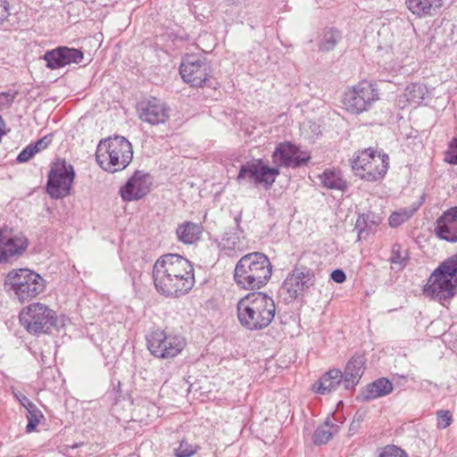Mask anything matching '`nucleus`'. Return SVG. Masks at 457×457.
<instances>
[{"mask_svg": "<svg viewBox=\"0 0 457 457\" xmlns=\"http://www.w3.org/2000/svg\"><path fill=\"white\" fill-rule=\"evenodd\" d=\"M74 170L71 164L64 161L56 162L52 167L46 184L47 193L52 198H63L70 194L74 179Z\"/></svg>", "mask_w": 457, "mask_h": 457, "instance_id": "4468645a", "label": "nucleus"}, {"mask_svg": "<svg viewBox=\"0 0 457 457\" xmlns=\"http://www.w3.org/2000/svg\"><path fill=\"white\" fill-rule=\"evenodd\" d=\"M310 158V154L301 151L290 142L278 144L272 154V162L278 168L279 166L297 168L306 164Z\"/></svg>", "mask_w": 457, "mask_h": 457, "instance_id": "f3484780", "label": "nucleus"}, {"mask_svg": "<svg viewBox=\"0 0 457 457\" xmlns=\"http://www.w3.org/2000/svg\"><path fill=\"white\" fill-rule=\"evenodd\" d=\"M63 66L71 63H79L83 59V53L76 48L60 46Z\"/></svg>", "mask_w": 457, "mask_h": 457, "instance_id": "2f4dec72", "label": "nucleus"}, {"mask_svg": "<svg viewBox=\"0 0 457 457\" xmlns=\"http://www.w3.org/2000/svg\"><path fill=\"white\" fill-rule=\"evenodd\" d=\"M43 59L46 62V67L52 70L64 67L62 61L60 47L46 52Z\"/></svg>", "mask_w": 457, "mask_h": 457, "instance_id": "f704fd0d", "label": "nucleus"}, {"mask_svg": "<svg viewBox=\"0 0 457 457\" xmlns=\"http://www.w3.org/2000/svg\"><path fill=\"white\" fill-rule=\"evenodd\" d=\"M445 161L451 164H457V139H454L446 152Z\"/></svg>", "mask_w": 457, "mask_h": 457, "instance_id": "79ce46f5", "label": "nucleus"}, {"mask_svg": "<svg viewBox=\"0 0 457 457\" xmlns=\"http://www.w3.org/2000/svg\"><path fill=\"white\" fill-rule=\"evenodd\" d=\"M430 94V89L423 82L409 84L404 90V97L410 104H420Z\"/></svg>", "mask_w": 457, "mask_h": 457, "instance_id": "c85d7f7f", "label": "nucleus"}, {"mask_svg": "<svg viewBox=\"0 0 457 457\" xmlns=\"http://www.w3.org/2000/svg\"><path fill=\"white\" fill-rule=\"evenodd\" d=\"M203 227L200 224L187 221L179 224L176 229L178 240L185 245H193L200 240Z\"/></svg>", "mask_w": 457, "mask_h": 457, "instance_id": "a878e982", "label": "nucleus"}, {"mask_svg": "<svg viewBox=\"0 0 457 457\" xmlns=\"http://www.w3.org/2000/svg\"><path fill=\"white\" fill-rule=\"evenodd\" d=\"M366 360L363 355L353 356L346 363L344 377V386L346 390L353 389L360 381L365 370Z\"/></svg>", "mask_w": 457, "mask_h": 457, "instance_id": "5701e85b", "label": "nucleus"}, {"mask_svg": "<svg viewBox=\"0 0 457 457\" xmlns=\"http://www.w3.org/2000/svg\"><path fill=\"white\" fill-rule=\"evenodd\" d=\"M378 457H408V455L395 445H387L383 448Z\"/></svg>", "mask_w": 457, "mask_h": 457, "instance_id": "58836bf2", "label": "nucleus"}, {"mask_svg": "<svg viewBox=\"0 0 457 457\" xmlns=\"http://www.w3.org/2000/svg\"><path fill=\"white\" fill-rule=\"evenodd\" d=\"M27 420L28 424L26 426V432L31 433L33 432L37 425L44 419V415L41 411L34 404L32 408H28L27 410Z\"/></svg>", "mask_w": 457, "mask_h": 457, "instance_id": "473e14b6", "label": "nucleus"}, {"mask_svg": "<svg viewBox=\"0 0 457 457\" xmlns=\"http://www.w3.org/2000/svg\"><path fill=\"white\" fill-rule=\"evenodd\" d=\"M20 322L30 334H47L55 327L57 316L54 310L41 303H33L20 312Z\"/></svg>", "mask_w": 457, "mask_h": 457, "instance_id": "6e6552de", "label": "nucleus"}, {"mask_svg": "<svg viewBox=\"0 0 457 457\" xmlns=\"http://www.w3.org/2000/svg\"><path fill=\"white\" fill-rule=\"evenodd\" d=\"M407 10L418 19L436 15L444 5V0H405Z\"/></svg>", "mask_w": 457, "mask_h": 457, "instance_id": "4be33fe9", "label": "nucleus"}, {"mask_svg": "<svg viewBox=\"0 0 457 457\" xmlns=\"http://www.w3.org/2000/svg\"><path fill=\"white\" fill-rule=\"evenodd\" d=\"M10 16V4L8 0H0V25Z\"/></svg>", "mask_w": 457, "mask_h": 457, "instance_id": "c03bdc74", "label": "nucleus"}, {"mask_svg": "<svg viewBox=\"0 0 457 457\" xmlns=\"http://www.w3.org/2000/svg\"><path fill=\"white\" fill-rule=\"evenodd\" d=\"M393 391V385L387 378H379L369 384L362 392L363 398L372 400L389 395Z\"/></svg>", "mask_w": 457, "mask_h": 457, "instance_id": "bb28decb", "label": "nucleus"}, {"mask_svg": "<svg viewBox=\"0 0 457 457\" xmlns=\"http://www.w3.org/2000/svg\"><path fill=\"white\" fill-rule=\"evenodd\" d=\"M28 245L27 238L12 229H0V262L21 254Z\"/></svg>", "mask_w": 457, "mask_h": 457, "instance_id": "6ab92c4d", "label": "nucleus"}, {"mask_svg": "<svg viewBox=\"0 0 457 457\" xmlns=\"http://www.w3.org/2000/svg\"><path fill=\"white\" fill-rule=\"evenodd\" d=\"M457 287L451 276L445 271L441 263L429 276L423 287V294L426 296L444 303L452 298L455 294Z\"/></svg>", "mask_w": 457, "mask_h": 457, "instance_id": "ddd939ff", "label": "nucleus"}, {"mask_svg": "<svg viewBox=\"0 0 457 457\" xmlns=\"http://www.w3.org/2000/svg\"><path fill=\"white\" fill-rule=\"evenodd\" d=\"M179 73L183 80L192 87H202L210 74V66L197 55L183 57Z\"/></svg>", "mask_w": 457, "mask_h": 457, "instance_id": "dca6fc26", "label": "nucleus"}, {"mask_svg": "<svg viewBox=\"0 0 457 457\" xmlns=\"http://www.w3.org/2000/svg\"><path fill=\"white\" fill-rule=\"evenodd\" d=\"M381 222V218L378 216H375L374 214H362L361 215L356 221V228L359 229V233L363 232L364 230H372L373 226H377Z\"/></svg>", "mask_w": 457, "mask_h": 457, "instance_id": "72a5a7b5", "label": "nucleus"}, {"mask_svg": "<svg viewBox=\"0 0 457 457\" xmlns=\"http://www.w3.org/2000/svg\"><path fill=\"white\" fill-rule=\"evenodd\" d=\"M411 52L410 42L407 39L398 37L390 45L378 47V63L388 72L396 73L403 68Z\"/></svg>", "mask_w": 457, "mask_h": 457, "instance_id": "9d476101", "label": "nucleus"}, {"mask_svg": "<svg viewBox=\"0 0 457 457\" xmlns=\"http://www.w3.org/2000/svg\"><path fill=\"white\" fill-rule=\"evenodd\" d=\"M151 185V177L141 170H137L120 187V194L124 201H136L144 197L150 191Z\"/></svg>", "mask_w": 457, "mask_h": 457, "instance_id": "a211bd4d", "label": "nucleus"}, {"mask_svg": "<svg viewBox=\"0 0 457 457\" xmlns=\"http://www.w3.org/2000/svg\"><path fill=\"white\" fill-rule=\"evenodd\" d=\"M341 39L342 35L339 30L334 28H326L319 37V50L321 52H330L334 50Z\"/></svg>", "mask_w": 457, "mask_h": 457, "instance_id": "c756f323", "label": "nucleus"}, {"mask_svg": "<svg viewBox=\"0 0 457 457\" xmlns=\"http://www.w3.org/2000/svg\"><path fill=\"white\" fill-rule=\"evenodd\" d=\"M278 174V167H269L262 159H253L241 166L237 180L238 183L245 181L256 186L263 185L268 188L273 185Z\"/></svg>", "mask_w": 457, "mask_h": 457, "instance_id": "9b49d317", "label": "nucleus"}, {"mask_svg": "<svg viewBox=\"0 0 457 457\" xmlns=\"http://www.w3.org/2000/svg\"><path fill=\"white\" fill-rule=\"evenodd\" d=\"M389 167V157L383 152L366 148L356 153L352 161L354 174L366 181L382 179Z\"/></svg>", "mask_w": 457, "mask_h": 457, "instance_id": "423d86ee", "label": "nucleus"}, {"mask_svg": "<svg viewBox=\"0 0 457 457\" xmlns=\"http://www.w3.org/2000/svg\"><path fill=\"white\" fill-rule=\"evenodd\" d=\"M4 287L11 295L24 303L42 293L45 283L42 277L33 270L18 269L6 275Z\"/></svg>", "mask_w": 457, "mask_h": 457, "instance_id": "39448f33", "label": "nucleus"}, {"mask_svg": "<svg viewBox=\"0 0 457 457\" xmlns=\"http://www.w3.org/2000/svg\"><path fill=\"white\" fill-rule=\"evenodd\" d=\"M14 94L0 92V111L8 108L14 100Z\"/></svg>", "mask_w": 457, "mask_h": 457, "instance_id": "37998d69", "label": "nucleus"}, {"mask_svg": "<svg viewBox=\"0 0 457 457\" xmlns=\"http://www.w3.org/2000/svg\"><path fill=\"white\" fill-rule=\"evenodd\" d=\"M272 274L269 258L262 253L254 252L240 258L235 267L234 279L243 289L253 290L265 286Z\"/></svg>", "mask_w": 457, "mask_h": 457, "instance_id": "7ed1b4c3", "label": "nucleus"}, {"mask_svg": "<svg viewBox=\"0 0 457 457\" xmlns=\"http://www.w3.org/2000/svg\"><path fill=\"white\" fill-rule=\"evenodd\" d=\"M198 450L196 445L188 443L187 441L182 440L179 446L175 450L176 457H190L194 455Z\"/></svg>", "mask_w": 457, "mask_h": 457, "instance_id": "c9c22d12", "label": "nucleus"}, {"mask_svg": "<svg viewBox=\"0 0 457 457\" xmlns=\"http://www.w3.org/2000/svg\"><path fill=\"white\" fill-rule=\"evenodd\" d=\"M390 261L393 264H396L400 268H403L406 265L407 255L405 253L402 252L399 245H393Z\"/></svg>", "mask_w": 457, "mask_h": 457, "instance_id": "4c0bfd02", "label": "nucleus"}, {"mask_svg": "<svg viewBox=\"0 0 457 457\" xmlns=\"http://www.w3.org/2000/svg\"><path fill=\"white\" fill-rule=\"evenodd\" d=\"M37 154V146L32 144L26 146L17 156L18 162H25L31 159Z\"/></svg>", "mask_w": 457, "mask_h": 457, "instance_id": "a19ab883", "label": "nucleus"}, {"mask_svg": "<svg viewBox=\"0 0 457 457\" xmlns=\"http://www.w3.org/2000/svg\"><path fill=\"white\" fill-rule=\"evenodd\" d=\"M12 394L14 397L19 401V403L27 410L28 408H32L34 403L22 393L16 389H12Z\"/></svg>", "mask_w": 457, "mask_h": 457, "instance_id": "a18cd8bd", "label": "nucleus"}, {"mask_svg": "<svg viewBox=\"0 0 457 457\" xmlns=\"http://www.w3.org/2000/svg\"><path fill=\"white\" fill-rule=\"evenodd\" d=\"M137 112L141 121L152 126L165 124L170 114V107L156 97H150L139 102L137 105Z\"/></svg>", "mask_w": 457, "mask_h": 457, "instance_id": "2eb2a0df", "label": "nucleus"}, {"mask_svg": "<svg viewBox=\"0 0 457 457\" xmlns=\"http://www.w3.org/2000/svg\"><path fill=\"white\" fill-rule=\"evenodd\" d=\"M436 233L445 241L457 242V207L445 211L436 220Z\"/></svg>", "mask_w": 457, "mask_h": 457, "instance_id": "aec40b11", "label": "nucleus"}, {"mask_svg": "<svg viewBox=\"0 0 457 457\" xmlns=\"http://www.w3.org/2000/svg\"><path fill=\"white\" fill-rule=\"evenodd\" d=\"M319 179L322 187L330 190L345 191L348 183L344 178L341 170L332 167L325 169L320 175Z\"/></svg>", "mask_w": 457, "mask_h": 457, "instance_id": "393cba45", "label": "nucleus"}, {"mask_svg": "<svg viewBox=\"0 0 457 457\" xmlns=\"http://www.w3.org/2000/svg\"><path fill=\"white\" fill-rule=\"evenodd\" d=\"M379 99L376 84L362 80L347 88L341 99L342 107L352 114H361L368 112Z\"/></svg>", "mask_w": 457, "mask_h": 457, "instance_id": "0eeeda50", "label": "nucleus"}, {"mask_svg": "<svg viewBox=\"0 0 457 457\" xmlns=\"http://www.w3.org/2000/svg\"><path fill=\"white\" fill-rule=\"evenodd\" d=\"M239 220L240 216L236 218L237 224ZM246 245L244 232L238 225L236 228L225 232L219 241L220 251L224 252L227 255H233L237 252H242L246 248Z\"/></svg>", "mask_w": 457, "mask_h": 457, "instance_id": "412c9836", "label": "nucleus"}, {"mask_svg": "<svg viewBox=\"0 0 457 457\" xmlns=\"http://www.w3.org/2000/svg\"><path fill=\"white\" fill-rule=\"evenodd\" d=\"M419 205L415 207H405L401 208L394 212L388 219L389 225L393 228H396L405 221H407L418 210Z\"/></svg>", "mask_w": 457, "mask_h": 457, "instance_id": "7c9ffc66", "label": "nucleus"}, {"mask_svg": "<svg viewBox=\"0 0 457 457\" xmlns=\"http://www.w3.org/2000/svg\"><path fill=\"white\" fill-rule=\"evenodd\" d=\"M276 313L275 302L267 294L250 293L237 303V316L242 327L250 331L267 328Z\"/></svg>", "mask_w": 457, "mask_h": 457, "instance_id": "f03ea898", "label": "nucleus"}, {"mask_svg": "<svg viewBox=\"0 0 457 457\" xmlns=\"http://www.w3.org/2000/svg\"><path fill=\"white\" fill-rule=\"evenodd\" d=\"M132 158V145L121 136L101 140L96 152L97 163L110 173L124 170L131 162Z\"/></svg>", "mask_w": 457, "mask_h": 457, "instance_id": "20e7f679", "label": "nucleus"}, {"mask_svg": "<svg viewBox=\"0 0 457 457\" xmlns=\"http://www.w3.org/2000/svg\"><path fill=\"white\" fill-rule=\"evenodd\" d=\"M339 430V426L334 424L329 417L320 425L313 433V443L317 445L327 444Z\"/></svg>", "mask_w": 457, "mask_h": 457, "instance_id": "cd10ccee", "label": "nucleus"}, {"mask_svg": "<svg viewBox=\"0 0 457 457\" xmlns=\"http://www.w3.org/2000/svg\"><path fill=\"white\" fill-rule=\"evenodd\" d=\"M147 349L158 359L170 360L179 355L187 345L186 338L176 333L156 329L146 336Z\"/></svg>", "mask_w": 457, "mask_h": 457, "instance_id": "1a4fd4ad", "label": "nucleus"}, {"mask_svg": "<svg viewBox=\"0 0 457 457\" xmlns=\"http://www.w3.org/2000/svg\"><path fill=\"white\" fill-rule=\"evenodd\" d=\"M442 264L448 276L452 277L457 286V253L444 261Z\"/></svg>", "mask_w": 457, "mask_h": 457, "instance_id": "e433bc0d", "label": "nucleus"}, {"mask_svg": "<svg viewBox=\"0 0 457 457\" xmlns=\"http://www.w3.org/2000/svg\"><path fill=\"white\" fill-rule=\"evenodd\" d=\"M330 277L337 283H343L346 279V276L342 270H333Z\"/></svg>", "mask_w": 457, "mask_h": 457, "instance_id": "de8ad7c7", "label": "nucleus"}, {"mask_svg": "<svg viewBox=\"0 0 457 457\" xmlns=\"http://www.w3.org/2000/svg\"><path fill=\"white\" fill-rule=\"evenodd\" d=\"M313 283L314 276L310 270L296 268L287 276L278 293L285 302L291 303L303 296Z\"/></svg>", "mask_w": 457, "mask_h": 457, "instance_id": "f8f14e48", "label": "nucleus"}, {"mask_svg": "<svg viewBox=\"0 0 457 457\" xmlns=\"http://www.w3.org/2000/svg\"><path fill=\"white\" fill-rule=\"evenodd\" d=\"M341 383L344 384L343 372L338 369H331L313 384L312 389L318 394L326 395L335 391Z\"/></svg>", "mask_w": 457, "mask_h": 457, "instance_id": "b1692460", "label": "nucleus"}, {"mask_svg": "<svg viewBox=\"0 0 457 457\" xmlns=\"http://www.w3.org/2000/svg\"><path fill=\"white\" fill-rule=\"evenodd\" d=\"M153 279L155 289L166 297H179L195 285L192 263L179 254H164L154 263Z\"/></svg>", "mask_w": 457, "mask_h": 457, "instance_id": "f257e3e1", "label": "nucleus"}, {"mask_svg": "<svg viewBox=\"0 0 457 457\" xmlns=\"http://www.w3.org/2000/svg\"><path fill=\"white\" fill-rule=\"evenodd\" d=\"M51 137L46 136L42 138L38 139L35 144H32L33 146H37V153L47 147V145L51 143Z\"/></svg>", "mask_w": 457, "mask_h": 457, "instance_id": "49530a36", "label": "nucleus"}, {"mask_svg": "<svg viewBox=\"0 0 457 457\" xmlns=\"http://www.w3.org/2000/svg\"><path fill=\"white\" fill-rule=\"evenodd\" d=\"M437 427L446 428L452 423V415L449 411L441 410L436 414Z\"/></svg>", "mask_w": 457, "mask_h": 457, "instance_id": "ea45409f", "label": "nucleus"}]
</instances>
